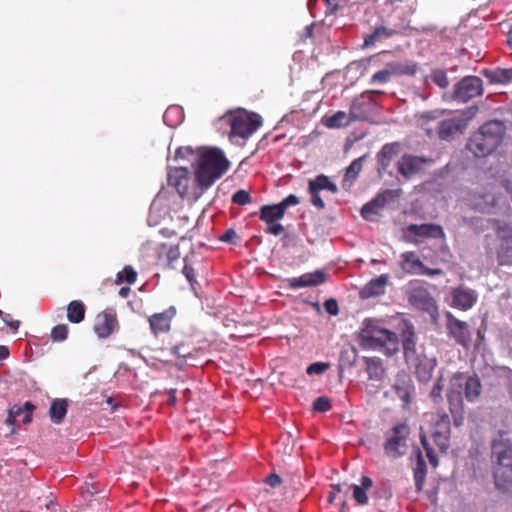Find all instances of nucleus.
I'll list each match as a JSON object with an SVG mask.
<instances>
[{"instance_id": "obj_1", "label": "nucleus", "mask_w": 512, "mask_h": 512, "mask_svg": "<svg viewBox=\"0 0 512 512\" xmlns=\"http://www.w3.org/2000/svg\"><path fill=\"white\" fill-rule=\"evenodd\" d=\"M463 394L468 402H476L482 394V383L477 374L468 375L464 372H456L449 381L447 401L449 411L456 427L463 424L465 406Z\"/></svg>"}, {"instance_id": "obj_2", "label": "nucleus", "mask_w": 512, "mask_h": 512, "mask_svg": "<svg viewBox=\"0 0 512 512\" xmlns=\"http://www.w3.org/2000/svg\"><path fill=\"white\" fill-rule=\"evenodd\" d=\"M505 131L506 127L502 121H488L470 136L466 148L476 158L487 157L501 144Z\"/></svg>"}, {"instance_id": "obj_3", "label": "nucleus", "mask_w": 512, "mask_h": 512, "mask_svg": "<svg viewBox=\"0 0 512 512\" xmlns=\"http://www.w3.org/2000/svg\"><path fill=\"white\" fill-rule=\"evenodd\" d=\"M229 168V161L217 148L203 151L197 160L195 180L202 190L209 188Z\"/></svg>"}, {"instance_id": "obj_4", "label": "nucleus", "mask_w": 512, "mask_h": 512, "mask_svg": "<svg viewBox=\"0 0 512 512\" xmlns=\"http://www.w3.org/2000/svg\"><path fill=\"white\" fill-rule=\"evenodd\" d=\"M359 336L364 347L381 350L387 356H392L399 351L398 335L379 326L375 320L366 319Z\"/></svg>"}, {"instance_id": "obj_5", "label": "nucleus", "mask_w": 512, "mask_h": 512, "mask_svg": "<svg viewBox=\"0 0 512 512\" xmlns=\"http://www.w3.org/2000/svg\"><path fill=\"white\" fill-rule=\"evenodd\" d=\"M223 119L230 125V137L249 138L263 124L262 117L256 112L240 109L227 113Z\"/></svg>"}, {"instance_id": "obj_6", "label": "nucleus", "mask_w": 512, "mask_h": 512, "mask_svg": "<svg viewBox=\"0 0 512 512\" xmlns=\"http://www.w3.org/2000/svg\"><path fill=\"white\" fill-rule=\"evenodd\" d=\"M405 294L411 306L427 313L432 322L437 323L439 319L437 302L423 283L419 280L410 281Z\"/></svg>"}, {"instance_id": "obj_7", "label": "nucleus", "mask_w": 512, "mask_h": 512, "mask_svg": "<svg viewBox=\"0 0 512 512\" xmlns=\"http://www.w3.org/2000/svg\"><path fill=\"white\" fill-rule=\"evenodd\" d=\"M400 338L406 362L409 365L414 366L419 371L421 366V355L417 352V336L414 325L411 322L405 321L403 323Z\"/></svg>"}, {"instance_id": "obj_8", "label": "nucleus", "mask_w": 512, "mask_h": 512, "mask_svg": "<svg viewBox=\"0 0 512 512\" xmlns=\"http://www.w3.org/2000/svg\"><path fill=\"white\" fill-rule=\"evenodd\" d=\"M463 202L468 208L472 210L481 213H490L496 206V197L486 188L478 187L468 191L467 194L463 197Z\"/></svg>"}, {"instance_id": "obj_9", "label": "nucleus", "mask_w": 512, "mask_h": 512, "mask_svg": "<svg viewBox=\"0 0 512 512\" xmlns=\"http://www.w3.org/2000/svg\"><path fill=\"white\" fill-rule=\"evenodd\" d=\"M417 71L416 64L389 62L382 70L374 73L370 79V84H386L391 81L394 76L414 75Z\"/></svg>"}, {"instance_id": "obj_10", "label": "nucleus", "mask_w": 512, "mask_h": 512, "mask_svg": "<svg viewBox=\"0 0 512 512\" xmlns=\"http://www.w3.org/2000/svg\"><path fill=\"white\" fill-rule=\"evenodd\" d=\"M482 94V79L477 76H466L454 86L453 98L457 101L465 103L472 98L481 96Z\"/></svg>"}, {"instance_id": "obj_11", "label": "nucleus", "mask_w": 512, "mask_h": 512, "mask_svg": "<svg viewBox=\"0 0 512 512\" xmlns=\"http://www.w3.org/2000/svg\"><path fill=\"white\" fill-rule=\"evenodd\" d=\"M446 328L449 337L468 349L472 342V333L467 322L459 320L451 312H446Z\"/></svg>"}, {"instance_id": "obj_12", "label": "nucleus", "mask_w": 512, "mask_h": 512, "mask_svg": "<svg viewBox=\"0 0 512 512\" xmlns=\"http://www.w3.org/2000/svg\"><path fill=\"white\" fill-rule=\"evenodd\" d=\"M499 246L497 249V261L501 266L512 265V228L502 225L500 221L495 220Z\"/></svg>"}, {"instance_id": "obj_13", "label": "nucleus", "mask_w": 512, "mask_h": 512, "mask_svg": "<svg viewBox=\"0 0 512 512\" xmlns=\"http://www.w3.org/2000/svg\"><path fill=\"white\" fill-rule=\"evenodd\" d=\"M478 112L477 106H471L466 111H464L465 119H446L439 123L438 127V136L442 140H449L454 135L458 133H462L464 128L466 127V122L472 119L476 113Z\"/></svg>"}, {"instance_id": "obj_14", "label": "nucleus", "mask_w": 512, "mask_h": 512, "mask_svg": "<svg viewBox=\"0 0 512 512\" xmlns=\"http://www.w3.org/2000/svg\"><path fill=\"white\" fill-rule=\"evenodd\" d=\"M322 190H327L335 194L338 192V187L324 174L317 175L314 179L308 181V192L311 197V203L319 210L325 208V203L320 197V191Z\"/></svg>"}, {"instance_id": "obj_15", "label": "nucleus", "mask_w": 512, "mask_h": 512, "mask_svg": "<svg viewBox=\"0 0 512 512\" xmlns=\"http://www.w3.org/2000/svg\"><path fill=\"white\" fill-rule=\"evenodd\" d=\"M430 437L437 448H448L450 439V417L444 410L437 412V419L431 429Z\"/></svg>"}, {"instance_id": "obj_16", "label": "nucleus", "mask_w": 512, "mask_h": 512, "mask_svg": "<svg viewBox=\"0 0 512 512\" xmlns=\"http://www.w3.org/2000/svg\"><path fill=\"white\" fill-rule=\"evenodd\" d=\"M411 430L406 420L397 422L385 433V448L407 447L411 440Z\"/></svg>"}, {"instance_id": "obj_17", "label": "nucleus", "mask_w": 512, "mask_h": 512, "mask_svg": "<svg viewBox=\"0 0 512 512\" xmlns=\"http://www.w3.org/2000/svg\"><path fill=\"white\" fill-rule=\"evenodd\" d=\"M118 320L114 310H105L96 316L94 331L99 338H108L118 329Z\"/></svg>"}, {"instance_id": "obj_18", "label": "nucleus", "mask_w": 512, "mask_h": 512, "mask_svg": "<svg viewBox=\"0 0 512 512\" xmlns=\"http://www.w3.org/2000/svg\"><path fill=\"white\" fill-rule=\"evenodd\" d=\"M177 310L170 306L163 312L155 313L148 318L151 332L154 336L168 333L171 329L172 319L176 316Z\"/></svg>"}, {"instance_id": "obj_19", "label": "nucleus", "mask_w": 512, "mask_h": 512, "mask_svg": "<svg viewBox=\"0 0 512 512\" xmlns=\"http://www.w3.org/2000/svg\"><path fill=\"white\" fill-rule=\"evenodd\" d=\"M451 306L466 311L474 306L477 301V293L467 287L459 286L451 291Z\"/></svg>"}, {"instance_id": "obj_20", "label": "nucleus", "mask_w": 512, "mask_h": 512, "mask_svg": "<svg viewBox=\"0 0 512 512\" xmlns=\"http://www.w3.org/2000/svg\"><path fill=\"white\" fill-rule=\"evenodd\" d=\"M189 171L187 168H173L168 174V185L174 187L181 197L189 194Z\"/></svg>"}, {"instance_id": "obj_21", "label": "nucleus", "mask_w": 512, "mask_h": 512, "mask_svg": "<svg viewBox=\"0 0 512 512\" xmlns=\"http://www.w3.org/2000/svg\"><path fill=\"white\" fill-rule=\"evenodd\" d=\"M326 281V274L323 271L317 270L312 273H305L299 277L289 279V287L293 289L301 287H315L323 284Z\"/></svg>"}, {"instance_id": "obj_22", "label": "nucleus", "mask_w": 512, "mask_h": 512, "mask_svg": "<svg viewBox=\"0 0 512 512\" xmlns=\"http://www.w3.org/2000/svg\"><path fill=\"white\" fill-rule=\"evenodd\" d=\"M389 281L387 274H381L377 278L371 279L360 291V297L363 299L383 295Z\"/></svg>"}, {"instance_id": "obj_23", "label": "nucleus", "mask_w": 512, "mask_h": 512, "mask_svg": "<svg viewBox=\"0 0 512 512\" xmlns=\"http://www.w3.org/2000/svg\"><path fill=\"white\" fill-rule=\"evenodd\" d=\"M424 160L414 155H403L397 162L398 172L406 179L416 174L423 164Z\"/></svg>"}, {"instance_id": "obj_24", "label": "nucleus", "mask_w": 512, "mask_h": 512, "mask_svg": "<svg viewBox=\"0 0 512 512\" xmlns=\"http://www.w3.org/2000/svg\"><path fill=\"white\" fill-rule=\"evenodd\" d=\"M399 32L397 27H388L385 24L376 26L371 34L364 38V46H374L376 43L391 38Z\"/></svg>"}, {"instance_id": "obj_25", "label": "nucleus", "mask_w": 512, "mask_h": 512, "mask_svg": "<svg viewBox=\"0 0 512 512\" xmlns=\"http://www.w3.org/2000/svg\"><path fill=\"white\" fill-rule=\"evenodd\" d=\"M195 350L194 346L184 342L174 345L170 348V354L173 357L171 361H173L177 367L182 368L187 363L188 359L194 357Z\"/></svg>"}, {"instance_id": "obj_26", "label": "nucleus", "mask_w": 512, "mask_h": 512, "mask_svg": "<svg viewBox=\"0 0 512 512\" xmlns=\"http://www.w3.org/2000/svg\"><path fill=\"white\" fill-rule=\"evenodd\" d=\"M400 147L401 145L398 142L387 143L382 146L377 154V162L380 169L384 171L388 169L393 158L399 154Z\"/></svg>"}, {"instance_id": "obj_27", "label": "nucleus", "mask_w": 512, "mask_h": 512, "mask_svg": "<svg viewBox=\"0 0 512 512\" xmlns=\"http://www.w3.org/2000/svg\"><path fill=\"white\" fill-rule=\"evenodd\" d=\"M482 74L491 84H508L512 82V68L485 69Z\"/></svg>"}, {"instance_id": "obj_28", "label": "nucleus", "mask_w": 512, "mask_h": 512, "mask_svg": "<svg viewBox=\"0 0 512 512\" xmlns=\"http://www.w3.org/2000/svg\"><path fill=\"white\" fill-rule=\"evenodd\" d=\"M34 410V405L31 402H25L24 405H14L8 411V416L6 418V422L8 424H13L16 421V418L23 415L22 422L29 423L32 420V412Z\"/></svg>"}, {"instance_id": "obj_29", "label": "nucleus", "mask_w": 512, "mask_h": 512, "mask_svg": "<svg viewBox=\"0 0 512 512\" xmlns=\"http://www.w3.org/2000/svg\"><path fill=\"white\" fill-rule=\"evenodd\" d=\"M400 267L407 274H419L423 267V262L413 251H407L401 254Z\"/></svg>"}, {"instance_id": "obj_30", "label": "nucleus", "mask_w": 512, "mask_h": 512, "mask_svg": "<svg viewBox=\"0 0 512 512\" xmlns=\"http://www.w3.org/2000/svg\"><path fill=\"white\" fill-rule=\"evenodd\" d=\"M408 230L411 233H413L417 236H422V237H432V238L444 237L443 228L437 224H422V225L411 224L408 227Z\"/></svg>"}, {"instance_id": "obj_31", "label": "nucleus", "mask_w": 512, "mask_h": 512, "mask_svg": "<svg viewBox=\"0 0 512 512\" xmlns=\"http://www.w3.org/2000/svg\"><path fill=\"white\" fill-rule=\"evenodd\" d=\"M86 307L80 300H72L67 305V319L70 323L79 324L85 318Z\"/></svg>"}, {"instance_id": "obj_32", "label": "nucleus", "mask_w": 512, "mask_h": 512, "mask_svg": "<svg viewBox=\"0 0 512 512\" xmlns=\"http://www.w3.org/2000/svg\"><path fill=\"white\" fill-rule=\"evenodd\" d=\"M285 213L279 204L263 205L260 208L259 218L266 222H276L284 217Z\"/></svg>"}, {"instance_id": "obj_33", "label": "nucleus", "mask_w": 512, "mask_h": 512, "mask_svg": "<svg viewBox=\"0 0 512 512\" xmlns=\"http://www.w3.org/2000/svg\"><path fill=\"white\" fill-rule=\"evenodd\" d=\"M412 388L411 383L405 380H398L392 386L393 392L402 401L404 408L408 407L411 403Z\"/></svg>"}, {"instance_id": "obj_34", "label": "nucleus", "mask_w": 512, "mask_h": 512, "mask_svg": "<svg viewBox=\"0 0 512 512\" xmlns=\"http://www.w3.org/2000/svg\"><path fill=\"white\" fill-rule=\"evenodd\" d=\"M67 407L66 399H54L49 409L51 421L56 424L61 423L67 414Z\"/></svg>"}, {"instance_id": "obj_35", "label": "nucleus", "mask_w": 512, "mask_h": 512, "mask_svg": "<svg viewBox=\"0 0 512 512\" xmlns=\"http://www.w3.org/2000/svg\"><path fill=\"white\" fill-rule=\"evenodd\" d=\"M426 472H427V469H426L425 457H424L422 451L418 450L416 465L414 468V479H415V485H416L417 491H421L423 489Z\"/></svg>"}, {"instance_id": "obj_36", "label": "nucleus", "mask_w": 512, "mask_h": 512, "mask_svg": "<svg viewBox=\"0 0 512 512\" xmlns=\"http://www.w3.org/2000/svg\"><path fill=\"white\" fill-rule=\"evenodd\" d=\"M494 481L498 489H509L512 485V468H494Z\"/></svg>"}, {"instance_id": "obj_37", "label": "nucleus", "mask_w": 512, "mask_h": 512, "mask_svg": "<svg viewBox=\"0 0 512 512\" xmlns=\"http://www.w3.org/2000/svg\"><path fill=\"white\" fill-rule=\"evenodd\" d=\"M368 106H369L368 103L356 99L351 104L349 115H348L349 118H350L351 123L354 122V121H365V120H367L368 117H369V112L367 111Z\"/></svg>"}, {"instance_id": "obj_38", "label": "nucleus", "mask_w": 512, "mask_h": 512, "mask_svg": "<svg viewBox=\"0 0 512 512\" xmlns=\"http://www.w3.org/2000/svg\"><path fill=\"white\" fill-rule=\"evenodd\" d=\"M322 123L330 129L340 128L351 124L349 116L344 111H337L332 116L323 118Z\"/></svg>"}, {"instance_id": "obj_39", "label": "nucleus", "mask_w": 512, "mask_h": 512, "mask_svg": "<svg viewBox=\"0 0 512 512\" xmlns=\"http://www.w3.org/2000/svg\"><path fill=\"white\" fill-rule=\"evenodd\" d=\"M366 372L370 379L380 381L385 374V369L378 358H366Z\"/></svg>"}, {"instance_id": "obj_40", "label": "nucleus", "mask_w": 512, "mask_h": 512, "mask_svg": "<svg viewBox=\"0 0 512 512\" xmlns=\"http://www.w3.org/2000/svg\"><path fill=\"white\" fill-rule=\"evenodd\" d=\"M398 195V191L388 189L379 193L375 198L371 200V202L374 207L380 211L388 202L393 201Z\"/></svg>"}, {"instance_id": "obj_41", "label": "nucleus", "mask_w": 512, "mask_h": 512, "mask_svg": "<svg viewBox=\"0 0 512 512\" xmlns=\"http://www.w3.org/2000/svg\"><path fill=\"white\" fill-rule=\"evenodd\" d=\"M462 222L472 228L476 234H480L487 229L486 221L482 217H463Z\"/></svg>"}, {"instance_id": "obj_42", "label": "nucleus", "mask_w": 512, "mask_h": 512, "mask_svg": "<svg viewBox=\"0 0 512 512\" xmlns=\"http://www.w3.org/2000/svg\"><path fill=\"white\" fill-rule=\"evenodd\" d=\"M362 159L363 157L353 160L351 164L346 168L344 182L347 180L354 181L357 178L358 174L362 170Z\"/></svg>"}, {"instance_id": "obj_43", "label": "nucleus", "mask_w": 512, "mask_h": 512, "mask_svg": "<svg viewBox=\"0 0 512 512\" xmlns=\"http://www.w3.org/2000/svg\"><path fill=\"white\" fill-rule=\"evenodd\" d=\"M137 279V272L134 270L132 266H125L122 271L117 274V282L122 283L126 282L128 284L135 283Z\"/></svg>"}, {"instance_id": "obj_44", "label": "nucleus", "mask_w": 512, "mask_h": 512, "mask_svg": "<svg viewBox=\"0 0 512 512\" xmlns=\"http://www.w3.org/2000/svg\"><path fill=\"white\" fill-rule=\"evenodd\" d=\"M69 328L66 324H58L54 326L50 333L53 342H62L68 337Z\"/></svg>"}, {"instance_id": "obj_45", "label": "nucleus", "mask_w": 512, "mask_h": 512, "mask_svg": "<svg viewBox=\"0 0 512 512\" xmlns=\"http://www.w3.org/2000/svg\"><path fill=\"white\" fill-rule=\"evenodd\" d=\"M495 468H512V450H500Z\"/></svg>"}, {"instance_id": "obj_46", "label": "nucleus", "mask_w": 512, "mask_h": 512, "mask_svg": "<svg viewBox=\"0 0 512 512\" xmlns=\"http://www.w3.org/2000/svg\"><path fill=\"white\" fill-rule=\"evenodd\" d=\"M431 80L440 88H447L449 86V80L447 73L444 69H434L431 72Z\"/></svg>"}, {"instance_id": "obj_47", "label": "nucleus", "mask_w": 512, "mask_h": 512, "mask_svg": "<svg viewBox=\"0 0 512 512\" xmlns=\"http://www.w3.org/2000/svg\"><path fill=\"white\" fill-rule=\"evenodd\" d=\"M332 408L331 401L326 396H320L313 402V409L317 412H327Z\"/></svg>"}, {"instance_id": "obj_48", "label": "nucleus", "mask_w": 512, "mask_h": 512, "mask_svg": "<svg viewBox=\"0 0 512 512\" xmlns=\"http://www.w3.org/2000/svg\"><path fill=\"white\" fill-rule=\"evenodd\" d=\"M251 201V195L249 194L248 191L243 189L236 191L232 196V202L240 206L249 204L251 203Z\"/></svg>"}, {"instance_id": "obj_49", "label": "nucleus", "mask_w": 512, "mask_h": 512, "mask_svg": "<svg viewBox=\"0 0 512 512\" xmlns=\"http://www.w3.org/2000/svg\"><path fill=\"white\" fill-rule=\"evenodd\" d=\"M378 213H379V210L376 207H374V205L372 204L371 201L366 203L361 208V216L365 220H368V221H373L374 220V216L377 215Z\"/></svg>"}, {"instance_id": "obj_50", "label": "nucleus", "mask_w": 512, "mask_h": 512, "mask_svg": "<svg viewBox=\"0 0 512 512\" xmlns=\"http://www.w3.org/2000/svg\"><path fill=\"white\" fill-rule=\"evenodd\" d=\"M353 497L358 504L364 505L368 502V496L365 489L358 485H352Z\"/></svg>"}, {"instance_id": "obj_51", "label": "nucleus", "mask_w": 512, "mask_h": 512, "mask_svg": "<svg viewBox=\"0 0 512 512\" xmlns=\"http://www.w3.org/2000/svg\"><path fill=\"white\" fill-rule=\"evenodd\" d=\"M512 443L505 432H499L498 437L492 442V448H511Z\"/></svg>"}, {"instance_id": "obj_52", "label": "nucleus", "mask_w": 512, "mask_h": 512, "mask_svg": "<svg viewBox=\"0 0 512 512\" xmlns=\"http://www.w3.org/2000/svg\"><path fill=\"white\" fill-rule=\"evenodd\" d=\"M329 368V363H324V362H315V363H312L310 364L307 369H306V373L308 375H313V374H322L324 373L327 369Z\"/></svg>"}, {"instance_id": "obj_53", "label": "nucleus", "mask_w": 512, "mask_h": 512, "mask_svg": "<svg viewBox=\"0 0 512 512\" xmlns=\"http://www.w3.org/2000/svg\"><path fill=\"white\" fill-rule=\"evenodd\" d=\"M442 390H443V384H442L441 379H439L434 383L432 390L430 392V397L432 398V400L435 403L439 402L442 399V397H441Z\"/></svg>"}, {"instance_id": "obj_54", "label": "nucleus", "mask_w": 512, "mask_h": 512, "mask_svg": "<svg viewBox=\"0 0 512 512\" xmlns=\"http://www.w3.org/2000/svg\"><path fill=\"white\" fill-rule=\"evenodd\" d=\"M299 198L294 195V194H290L289 196H287L286 198H284L279 204V206L281 208H283V212L286 213V210L288 207L290 206H295L297 204H299Z\"/></svg>"}, {"instance_id": "obj_55", "label": "nucleus", "mask_w": 512, "mask_h": 512, "mask_svg": "<svg viewBox=\"0 0 512 512\" xmlns=\"http://www.w3.org/2000/svg\"><path fill=\"white\" fill-rule=\"evenodd\" d=\"M265 231L274 236H279L280 234H282L284 232V227L280 223L271 222V223H267V228Z\"/></svg>"}, {"instance_id": "obj_56", "label": "nucleus", "mask_w": 512, "mask_h": 512, "mask_svg": "<svg viewBox=\"0 0 512 512\" xmlns=\"http://www.w3.org/2000/svg\"><path fill=\"white\" fill-rule=\"evenodd\" d=\"M166 257L169 265H172L174 261L178 260L180 257L178 246H170L166 252Z\"/></svg>"}, {"instance_id": "obj_57", "label": "nucleus", "mask_w": 512, "mask_h": 512, "mask_svg": "<svg viewBox=\"0 0 512 512\" xmlns=\"http://www.w3.org/2000/svg\"><path fill=\"white\" fill-rule=\"evenodd\" d=\"M325 310L330 315H337L339 313V306L335 299H328L324 303Z\"/></svg>"}, {"instance_id": "obj_58", "label": "nucleus", "mask_w": 512, "mask_h": 512, "mask_svg": "<svg viewBox=\"0 0 512 512\" xmlns=\"http://www.w3.org/2000/svg\"><path fill=\"white\" fill-rule=\"evenodd\" d=\"M182 272L186 279L189 281V283L193 286L194 283H196L194 268L191 265L185 263Z\"/></svg>"}, {"instance_id": "obj_59", "label": "nucleus", "mask_w": 512, "mask_h": 512, "mask_svg": "<svg viewBox=\"0 0 512 512\" xmlns=\"http://www.w3.org/2000/svg\"><path fill=\"white\" fill-rule=\"evenodd\" d=\"M96 493H98V488H97L96 484H94V483H86L81 489V495L84 498L93 496Z\"/></svg>"}, {"instance_id": "obj_60", "label": "nucleus", "mask_w": 512, "mask_h": 512, "mask_svg": "<svg viewBox=\"0 0 512 512\" xmlns=\"http://www.w3.org/2000/svg\"><path fill=\"white\" fill-rule=\"evenodd\" d=\"M238 238L239 237H238L237 233L233 229L226 230L225 233L222 236H220L221 241L233 243V244L236 243Z\"/></svg>"}, {"instance_id": "obj_61", "label": "nucleus", "mask_w": 512, "mask_h": 512, "mask_svg": "<svg viewBox=\"0 0 512 512\" xmlns=\"http://www.w3.org/2000/svg\"><path fill=\"white\" fill-rule=\"evenodd\" d=\"M425 451V456L428 460H429V463L431 464V466L433 468H436L438 466V455H437V451L438 450H424Z\"/></svg>"}, {"instance_id": "obj_62", "label": "nucleus", "mask_w": 512, "mask_h": 512, "mask_svg": "<svg viewBox=\"0 0 512 512\" xmlns=\"http://www.w3.org/2000/svg\"><path fill=\"white\" fill-rule=\"evenodd\" d=\"M443 273L442 269L440 268H429L423 264V267L421 268L419 274L427 275V276H437L441 275Z\"/></svg>"}, {"instance_id": "obj_63", "label": "nucleus", "mask_w": 512, "mask_h": 512, "mask_svg": "<svg viewBox=\"0 0 512 512\" xmlns=\"http://www.w3.org/2000/svg\"><path fill=\"white\" fill-rule=\"evenodd\" d=\"M192 154H193V150L191 147H179L176 150L175 158L176 159L187 158L189 155H192Z\"/></svg>"}, {"instance_id": "obj_64", "label": "nucleus", "mask_w": 512, "mask_h": 512, "mask_svg": "<svg viewBox=\"0 0 512 512\" xmlns=\"http://www.w3.org/2000/svg\"><path fill=\"white\" fill-rule=\"evenodd\" d=\"M265 482L269 486L275 488V487H278L281 484V479H280V477L278 475L271 474L268 477H266Z\"/></svg>"}]
</instances>
